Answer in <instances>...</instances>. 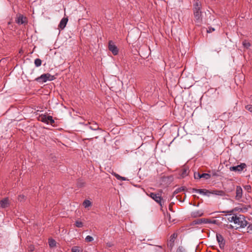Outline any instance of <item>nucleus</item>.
Masks as SVG:
<instances>
[{"label":"nucleus","instance_id":"obj_14","mask_svg":"<svg viewBox=\"0 0 252 252\" xmlns=\"http://www.w3.org/2000/svg\"><path fill=\"white\" fill-rule=\"evenodd\" d=\"M85 126L92 130L96 131L100 129L98 125L96 123H88L85 124Z\"/></svg>","mask_w":252,"mask_h":252},{"label":"nucleus","instance_id":"obj_44","mask_svg":"<svg viewBox=\"0 0 252 252\" xmlns=\"http://www.w3.org/2000/svg\"><path fill=\"white\" fill-rule=\"evenodd\" d=\"M214 30H215V29L212 28V31H214Z\"/></svg>","mask_w":252,"mask_h":252},{"label":"nucleus","instance_id":"obj_10","mask_svg":"<svg viewBox=\"0 0 252 252\" xmlns=\"http://www.w3.org/2000/svg\"><path fill=\"white\" fill-rule=\"evenodd\" d=\"M211 176L208 173H202L200 174L199 172H194V177L195 179H199L201 178H204L205 180L209 179Z\"/></svg>","mask_w":252,"mask_h":252},{"label":"nucleus","instance_id":"obj_20","mask_svg":"<svg viewBox=\"0 0 252 252\" xmlns=\"http://www.w3.org/2000/svg\"><path fill=\"white\" fill-rule=\"evenodd\" d=\"M192 190H193V192H195L198 193L203 194V195H206V192L208 191L207 190H206V191L205 192V190L202 189H192Z\"/></svg>","mask_w":252,"mask_h":252},{"label":"nucleus","instance_id":"obj_13","mask_svg":"<svg viewBox=\"0 0 252 252\" xmlns=\"http://www.w3.org/2000/svg\"><path fill=\"white\" fill-rule=\"evenodd\" d=\"M243 196V189L242 188L237 186L236 188V196L235 199L237 200H239Z\"/></svg>","mask_w":252,"mask_h":252},{"label":"nucleus","instance_id":"obj_8","mask_svg":"<svg viewBox=\"0 0 252 252\" xmlns=\"http://www.w3.org/2000/svg\"><path fill=\"white\" fill-rule=\"evenodd\" d=\"M108 49L114 55H117L119 53V50L117 47L112 40L109 41Z\"/></svg>","mask_w":252,"mask_h":252},{"label":"nucleus","instance_id":"obj_25","mask_svg":"<svg viewBox=\"0 0 252 252\" xmlns=\"http://www.w3.org/2000/svg\"><path fill=\"white\" fill-rule=\"evenodd\" d=\"M243 46L247 48V49H248L250 46H251V44L250 42H249L248 41H247V40H245L243 41Z\"/></svg>","mask_w":252,"mask_h":252},{"label":"nucleus","instance_id":"obj_37","mask_svg":"<svg viewBox=\"0 0 252 252\" xmlns=\"http://www.w3.org/2000/svg\"><path fill=\"white\" fill-rule=\"evenodd\" d=\"M24 198H25V196L24 195H20L19 196L18 199L21 200L22 199H24Z\"/></svg>","mask_w":252,"mask_h":252},{"label":"nucleus","instance_id":"obj_1","mask_svg":"<svg viewBox=\"0 0 252 252\" xmlns=\"http://www.w3.org/2000/svg\"><path fill=\"white\" fill-rule=\"evenodd\" d=\"M201 8V2L199 0H196L193 3V11L194 21L198 26L201 25L202 21Z\"/></svg>","mask_w":252,"mask_h":252},{"label":"nucleus","instance_id":"obj_26","mask_svg":"<svg viewBox=\"0 0 252 252\" xmlns=\"http://www.w3.org/2000/svg\"><path fill=\"white\" fill-rule=\"evenodd\" d=\"M176 252H186V250L183 246H180L177 249Z\"/></svg>","mask_w":252,"mask_h":252},{"label":"nucleus","instance_id":"obj_34","mask_svg":"<svg viewBox=\"0 0 252 252\" xmlns=\"http://www.w3.org/2000/svg\"><path fill=\"white\" fill-rule=\"evenodd\" d=\"M246 109L249 110V111H250L252 113V105H247L246 106Z\"/></svg>","mask_w":252,"mask_h":252},{"label":"nucleus","instance_id":"obj_35","mask_svg":"<svg viewBox=\"0 0 252 252\" xmlns=\"http://www.w3.org/2000/svg\"><path fill=\"white\" fill-rule=\"evenodd\" d=\"M114 175L118 180H121V176L120 175H119V174H118L116 173H114Z\"/></svg>","mask_w":252,"mask_h":252},{"label":"nucleus","instance_id":"obj_6","mask_svg":"<svg viewBox=\"0 0 252 252\" xmlns=\"http://www.w3.org/2000/svg\"><path fill=\"white\" fill-rule=\"evenodd\" d=\"M246 167V164L245 163H242L237 166L230 167L229 170L231 171L241 172Z\"/></svg>","mask_w":252,"mask_h":252},{"label":"nucleus","instance_id":"obj_16","mask_svg":"<svg viewBox=\"0 0 252 252\" xmlns=\"http://www.w3.org/2000/svg\"><path fill=\"white\" fill-rule=\"evenodd\" d=\"M193 223L195 224H201L202 223H207V219L202 218L194 220Z\"/></svg>","mask_w":252,"mask_h":252},{"label":"nucleus","instance_id":"obj_4","mask_svg":"<svg viewBox=\"0 0 252 252\" xmlns=\"http://www.w3.org/2000/svg\"><path fill=\"white\" fill-rule=\"evenodd\" d=\"M39 120L42 122L46 123L47 124H53L54 123V120L51 116H47L45 115H41L39 117Z\"/></svg>","mask_w":252,"mask_h":252},{"label":"nucleus","instance_id":"obj_29","mask_svg":"<svg viewBox=\"0 0 252 252\" xmlns=\"http://www.w3.org/2000/svg\"><path fill=\"white\" fill-rule=\"evenodd\" d=\"M93 240H94L93 237L91 236H89V235L87 236L85 238V241L87 242H91Z\"/></svg>","mask_w":252,"mask_h":252},{"label":"nucleus","instance_id":"obj_43","mask_svg":"<svg viewBox=\"0 0 252 252\" xmlns=\"http://www.w3.org/2000/svg\"><path fill=\"white\" fill-rule=\"evenodd\" d=\"M107 245L109 246V247H110L111 245L110 244H107Z\"/></svg>","mask_w":252,"mask_h":252},{"label":"nucleus","instance_id":"obj_38","mask_svg":"<svg viewBox=\"0 0 252 252\" xmlns=\"http://www.w3.org/2000/svg\"><path fill=\"white\" fill-rule=\"evenodd\" d=\"M245 189L247 190H250L251 189V187L250 185H248L245 187Z\"/></svg>","mask_w":252,"mask_h":252},{"label":"nucleus","instance_id":"obj_42","mask_svg":"<svg viewBox=\"0 0 252 252\" xmlns=\"http://www.w3.org/2000/svg\"><path fill=\"white\" fill-rule=\"evenodd\" d=\"M30 249H31V251H32L33 250V248H31Z\"/></svg>","mask_w":252,"mask_h":252},{"label":"nucleus","instance_id":"obj_30","mask_svg":"<svg viewBox=\"0 0 252 252\" xmlns=\"http://www.w3.org/2000/svg\"><path fill=\"white\" fill-rule=\"evenodd\" d=\"M75 225L76 227L80 228L83 227V224L81 221L77 220L75 222Z\"/></svg>","mask_w":252,"mask_h":252},{"label":"nucleus","instance_id":"obj_17","mask_svg":"<svg viewBox=\"0 0 252 252\" xmlns=\"http://www.w3.org/2000/svg\"><path fill=\"white\" fill-rule=\"evenodd\" d=\"M189 172V169L185 167L183 168L181 170V176H182V177L184 178L188 175Z\"/></svg>","mask_w":252,"mask_h":252},{"label":"nucleus","instance_id":"obj_23","mask_svg":"<svg viewBox=\"0 0 252 252\" xmlns=\"http://www.w3.org/2000/svg\"><path fill=\"white\" fill-rule=\"evenodd\" d=\"M212 193L218 195H222L224 194V192L222 190H213Z\"/></svg>","mask_w":252,"mask_h":252},{"label":"nucleus","instance_id":"obj_7","mask_svg":"<svg viewBox=\"0 0 252 252\" xmlns=\"http://www.w3.org/2000/svg\"><path fill=\"white\" fill-rule=\"evenodd\" d=\"M149 196L154 199L156 202L158 203L161 206H162V198L161 194L159 193H156L154 192H151L150 193Z\"/></svg>","mask_w":252,"mask_h":252},{"label":"nucleus","instance_id":"obj_39","mask_svg":"<svg viewBox=\"0 0 252 252\" xmlns=\"http://www.w3.org/2000/svg\"><path fill=\"white\" fill-rule=\"evenodd\" d=\"M122 180V181H126L127 180L126 178H125V177H122L121 176V180Z\"/></svg>","mask_w":252,"mask_h":252},{"label":"nucleus","instance_id":"obj_40","mask_svg":"<svg viewBox=\"0 0 252 252\" xmlns=\"http://www.w3.org/2000/svg\"><path fill=\"white\" fill-rule=\"evenodd\" d=\"M233 212V210H231L230 211H223L222 213H232Z\"/></svg>","mask_w":252,"mask_h":252},{"label":"nucleus","instance_id":"obj_12","mask_svg":"<svg viewBox=\"0 0 252 252\" xmlns=\"http://www.w3.org/2000/svg\"><path fill=\"white\" fill-rule=\"evenodd\" d=\"M177 237L178 234L177 233H174L173 234L171 235L170 239L167 244L168 247H170L171 249L173 248V247L174 245L175 240Z\"/></svg>","mask_w":252,"mask_h":252},{"label":"nucleus","instance_id":"obj_36","mask_svg":"<svg viewBox=\"0 0 252 252\" xmlns=\"http://www.w3.org/2000/svg\"><path fill=\"white\" fill-rule=\"evenodd\" d=\"M226 227L228 229H233V226L231 224H229V225L226 224Z\"/></svg>","mask_w":252,"mask_h":252},{"label":"nucleus","instance_id":"obj_18","mask_svg":"<svg viewBox=\"0 0 252 252\" xmlns=\"http://www.w3.org/2000/svg\"><path fill=\"white\" fill-rule=\"evenodd\" d=\"M203 215V213L201 211H195L191 213V216L194 218L201 217Z\"/></svg>","mask_w":252,"mask_h":252},{"label":"nucleus","instance_id":"obj_15","mask_svg":"<svg viewBox=\"0 0 252 252\" xmlns=\"http://www.w3.org/2000/svg\"><path fill=\"white\" fill-rule=\"evenodd\" d=\"M68 21V18H63L61 21H60V23L59 25V28L61 29H63L67 23Z\"/></svg>","mask_w":252,"mask_h":252},{"label":"nucleus","instance_id":"obj_11","mask_svg":"<svg viewBox=\"0 0 252 252\" xmlns=\"http://www.w3.org/2000/svg\"><path fill=\"white\" fill-rule=\"evenodd\" d=\"M10 202L8 197H5L0 201V207L4 209L10 206Z\"/></svg>","mask_w":252,"mask_h":252},{"label":"nucleus","instance_id":"obj_9","mask_svg":"<svg viewBox=\"0 0 252 252\" xmlns=\"http://www.w3.org/2000/svg\"><path fill=\"white\" fill-rule=\"evenodd\" d=\"M216 238L218 242L219 243V246L221 249H223L225 244V241L222 236L217 233L216 234Z\"/></svg>","mask_w":252,"mask_h":252},{"label":"nucleus","instance_id":"obj_32","mask_svg":"<svg viewBox=\"0 0 252 252\" xmlns=\"http://www.w3.org/2000/svg\"><path fill=\"white\" fill-rule=\"evenodd\" d=\"M207 223H212V224H217V220H211L209 219H207Z\"/></svg>","mask_w":252,"mask_h":252},{"label":"nucleus","instance_id":"obj_19","mask_svg":"<svg viewBox=\"0 0 252 252\" xmlns=\"http://www.w3.org/2000/svg\"><path fill=\"white\" fill-rule=\"evenodd\" d=\"M48 243L50 248H54L56 246V242L54 239L51 238L49 239Z\"/></svg>","mask_w":252,"mask_h":252},{"label":"nucleus","instance_id":"obj_33","mask_svg":"<svg viewBox=\"0 0 252 252\" xmlns=\"http://www.w3.org/2000/svg\"><path fill=\"white\" fill-rule=\"evenodd\" d=\"M248 232L252 233V224H249L247 227Z\"/></svg>","mask_w":252,"mask_h":252},{"label":"nucleus","instance_id":"obj_2","mask_svg":"<svg viewBox=\"0 0 252 252\" xmlns=\"http://www.w3.org/2000/svg\"><path fill=\"white\" fill-rule=\"evenodd\" d=\"M55 79L54 76L51 75L50 73H44L42 74L39 77L35 79V81L40 83H43L46 82L47 81H52Z\"/></svg>","mask_w":252,"mask_h":252},{"label":"nucleus","instance_id":"obj_3","mask_svg":"<svg viewBox=\"0 0 252 252\" xmlns=\"http://www.w3.org/2000/svg\"><path fill=\"white\" fill-rule=\"evenodd\" d=\"M235 224H237L240 227L244 228L248 224L247 221L245 220V218L243 215H237L236 221Z\"/></svg>","mask_w":252,"mask_h":252},{"label":"nucleus","instance_id":"obj_31","mask_svg":"<svg viewBox=\"0 0 252 252\" xmlns=\"http://www.w3.org/2000/svg\"><path fill=\"white\" fill-rule=\"evenodd\" d=\"M80 249L78 247L74 246L71 248V252H80Z\"/></svg>","mask_w":252,"mask_h":252},{"label":"nucleus","instance_id":"obj_22","mask_svg":"<svg viewBox=\"0 0 252 252\" xmlns=\"http://www.w3.org/2000/svg\"><path fill=\"white\" fill-rule=\"evenodd\" d=\"M34 63L36 67H39L41 65L42 61L40 59L37 58L34 60Z\"/></svg>","mask_w":252,"mask_h":252},{"label":"nucleus","instance_id":"obj_21","mask_svg":"<svg viewBox=\"0 0 252 252\" xmlns=\"http://www.w3.org/2000/svg\"><path fill=\"white\" fill-rule=\"evenodd\" d=\"M92 202L89 200L86 199L83 202V205L86 208L92 206Z\"/></svg>","mask_w":252,"mask_h":252},{"label":"nucleus","instance_id":"obj_28","mask_svg":"<svg viewBox=\"0 0 252 252\" xmlns=\"http://www.w3.org/2000/svg\"><path fill=\"white\" fill-rule=\"evenodd\" d=\"M184 190V188L183 187H181V188H179L178 189H175L173 192V195H175L178 193H179L180 192H181L182 190Z\"/></svg>","mask_w":252,"mask_h":252},{"label":"nucleus","instance_id":"obj_27","mask_svg":"<svg viewBox=\"0 0 252 252\" xmlns=\"http://www.w3.org/2000/svg\"><path fill=\"white\" fill-rule=\"evenodd\" d=\"M237 215H234L228 218V220L230 222H233L235 223Z\"/></svg>","mask_w":252,"mask_h":252},{"label":"nucleus","instance_id":"obj_5","mask_svg":"<svg viewBox=\"0 0 252 252\" xmlns=\"http://www.w3.org/2000/svg\"><path fill=\"white\" fill-rule=\"evenodd\" d=\"M15 21L18 25L27 24L28 23V20L26 17L21 14L17 15Z\"/></svg>","mask_w":252,"mask_h":252},{"label":"nucleus","instance_id":"obj_24","mask_svg":"<svg viewBox=\"0 0 252 252\" xmlns=\"http://www.w3.org/2000/svg\"><path fill=\"white\" fill-rule=\"evenodd\" d=\"M155 252H165V251L161 246H156Z\"/></svg>","mask_w":252,"mask_h":252},{"label":"nucleus","instance_id":"obj_41","mask_svg":"<svg viewBox=\"0 0 252 252\" xmlns=\"http://www.w3.org/2000/svg\"><path fill=\"white\" fill-rule=\"evenodd\" d=\"M93 138V137L87 138H86V139H92Z\"/></svg>","mask_w":252,"mask_h":252}]
</instances>
